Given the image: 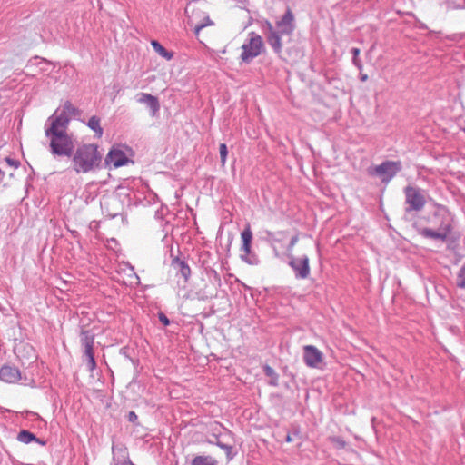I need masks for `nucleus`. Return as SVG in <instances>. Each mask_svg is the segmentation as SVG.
<instances>
[{"mask_svg": "<svg viewBox=\"0 0 465 465\" xmlns=\"http://www.w3.org/2000/svg\"><path fill=\"white\" fill-rule=\"evenodd\" d=\"M295 242V239L292 237V244L293 245Z\"/></svg>", "mask_w": 465, "mask_h": 465, "instance_id": "4c0bfd02", "label": "nucleus"}, {"mask_svg": "<svg viewBox=\"0 0 465 465\" xmlns=\"http://www.w3.org/2000/svg\"><path fill=\"white\" fill-rule=\"evenodd\" d=\"M242 48L241 58L242 61L248 63L262 54L264 49V44L260 35H252L249 42L244 44Z\"/></svg>", "mask_w": 465, "mask_h": 465, "instance_id": "0eeeda50", "label": "nucleus"}, {"mask_svg": "<svg viewBox=\"0 0 465 465\" xmlns=\"http://www.w3.org/2000/svg\"><path fill=\"white\" fill-rule=\"evenodd\" d=\"M405 203L407 207L405 211L411 212H420L426 204V191L412 185H407L404 190Z\"/></svg>", "mask_w": 465, "mask_h": 465, "instance_id": "423d86ee", "label": "nucleus"}, {"mask_svg": "<svg viewBox=\"0 0 465 465\" xmlns=\"http://www.w3.org/2000/svg\"><path fill=\"white\" fill-rule=\"evenodd\" d=\"M200 13V10H193L191 21L194 24V33L197 37H200V32L208 25H213V23L211 21L209 16L203 15V19H198L197 15Z\"/></svg>", "mask_w": 465, "mask_h": 465, "instance_id": "4468645a", "label": "nucleus"}, {"mask_svg": "<svg viewBox=\"0 0 465 465\" xmlns=\"http://www.w3.org/2000/svg\"><path fill=\"white\" fill-rule=\"evenodd\" d=\"M402 170L401 161L386 160L379 165H371L367 169V173L372 177H378L383 183H389L398 173Z\"/></svg>", "mask_w": 465, "mask_h": 465, "instance_id": "39448f33", "label": "nucleus"}, {"mask_svg": "<svg viewBox=\"0 0 465 465\" xmlns=\"http://www.w3.org/2000/svg\"><path fill=\"white\" fill-rule=\"evenodd\" d=\"M191 465H218V461L210 455H198L193 459Z\"/></svg>", "mask_w": 465, "mask_h": 465, "instance_id": "aec40b11", "label": "nucleus"}, {"mask_svg": "<svg viewBox=\"0 0 465 465\" xmlns=\"http://www.w3.org/2000/svg\"><path fill=\"white\" fill-rule=\"evenodd\" d=\"M84 356L86 357L87 360V368L90 371H94L96 368V362L94 360V351L89 352H84Z\"/></svg>", "mask_w": 465, "mask_h": 465, "instance_id": "b1692460", "label": "nucleus"}, {"mask_svg": "<svg viewBox=\"0 0 465 465\" xmlns=\"http://www.w3.org/2000/svg\"><path fill=\"white\" fill-rule=\"evenodd\" d=\"M17 440L25 444H29L34 441L42 446L45 444V442L43 440L37 438L34 433L26 430H22L17 434Z\"/></svg>", "mask_w": 465, "mask_h": 465, "instance_id": "f3484780", "label": "nucleus"}, {"mask_svg": "<svg viewBox=\"0 0 465 465\" xmlns=\"http://www.w3.org/2000/svg\"><path fill=\"white\" fill-rule=\"evenodd\" d=\"M4 176V172L0 169V178Z\"/></svg>", "mask_w": 465, "mask_h": 465, "instance_id": "e433bc0d", "label": "nucleus"}, {"mask_svg": "<svg viewBox=\"0 0 465 465\" xmlns=\"http://www.w3.org/2000/svg\"><path fill=\"white\" fill-rule=\"evenodd\" d=\"M261 292H251V296L252 299H255L256 295L260 294Z\"/></svg>", "mask_w": 465, "mask_h": 465, "instance_id": "c9c22d12", "label": "nucleus"}, {"mask_svg": "<svg viewBox=\"0 0 465 465\" xmlns=\"http://www.w3.org/2000/svg\"><path fill=\"white\" fill-rule=\"evenodd\" d=\"M127 419L130 422L135 423L138 420V416L134 411H132L128 412Z\"/></svg>", "mask_w": 465, "mask_h": 465, "instance_id": "7c9ffc66", "label": "nucleus"}, {"mask_svg": "<svg viewBox=\"0 0 465 465\" xmlns=\"http://www.w3.org/2000/svg\"><path fill=\"white\" fill-rule=\"evenodd\" d=\"M268 42L275 52L280 53L282 37L289 36L291 33V11L287 10L282 19L276 23L275 26L268 23Z\"/></svg>", "mask_w": 465, "mask_h": 465, "instance_id": "20e7f679", "label": "nucleus"}, {"mask_svg": "<svg viewBox=\"0 0 465 465\" xmlns=\"http://www.w3.org/2000/svg\"><path fill=\"white\" fill-rule=\"evenodd\" d=\"M87 126L95 133L96 137H102L103 128L101 127L99 117L95 115L92 116L87 123Z\"/></svg>", "mask_w": 465, "mask_h": 465, "instance_id": "412c9836", "label": "nucleus"}, {"mask_svg": "<svg viewBox=\"0 0 465 465\" xmlns=\"http://www.w3.org/2000/svg\"><path fill=\"white\" fill-rule=\"evenodd\" d=\"M331 442L339 449H343L347 445L346 441L341 437H333Z\"/></svg>", "mask_w": 465, "mask_h": 465, "instance_id": "c85d7f7f", "label": "nucleus"}, {"mask_svg": "<svg viewBox=\"0 0 465 465\" xmlns=\"http://www.w3.org/2000/svg\"><path fill=\"white\" fill-rule=\"evenodd\" d=\"M285 440H286V441H287V442H290V441H291V440H292V437H291V431H288V432L286 433Z\"/></svg>", "mask_w": 465, "mask_h": 465, "instance_id": "f704fd0d", "label": "nucleus"}, {"mask_svg": "<svg viewBox=\"0 0 465 465\" xmlns=\"http://www.w3.org/2000/svg\"><path fill=\"white\" fill-rule=\"evenodd\" d=\"M263 371H264L266 376H268V377H270L272 379L270 383L272 385H276V377H277V375H276L274 370L272 367L266 365L263 368Z\"/></svg>", "mask_w": 465, "mask_h": 465, "instance_id": "a878e982", "label": "nucleus"}, {"mask_svg": "<svg viewBox=\"0 0 465 465\" xmlns=\"http://www.w3.org/2000/svg\"><path fill=\"white\" fill-rule=\"evenodd\" d=\"M128 162V158L125 153L119 149H112L106 155L105 163L108 166L118 168L124 165Z\"/></svg>", "mask_w": 465, "mask_h": 465, "instance_id": "f8f14e48", "label": "nucleus"}, {"mask_svg": "<svg viewBox=\"0 0 465 465\" xmlns=\"http://www.w3.org/2000/svg\"><path fill=\"white\" fill-rule=\"evenodd\" d=\"M158 318H159V321L164 325V326H168L170 324V321L169 319L167 318V316L163 313V312H159L158 313Z\"/></svg>", "mask_w": 465, "mask_h": 465, "instance_id": "c756f323", "label": "nucleus"}, {"mask_svg": "<svg viewBox=\"0 0 465 465\" xmlns=\"http://www.w3.org/2000/svg\"><path fill=\"white\" fill-rule=\"evenodd\" d=\"M292 270L295 277L298 279H305L310 274L309 258L306 255L292 258Z\"/></svg>", "mask_w": 465, "mask_h": 465, "instance_id": "9b49d317", "label": "nucleus"}, {"mask_svg": "<svg viewBox=\"0 0 465 465\" xmlns=\"http://www.w3.org/2000/svg\"><path fill=\"white\" fill-rule=\"evenodd\" d=\"M416 27H418L419 29H428L427 25L420 20L416 21Z\"/></svg>", "mask_w": 465, "mask_h": 465, "instance_id": "2f4dec72", "label": "nucleus"}, {"mask_svg": "<svg viewBox=\"0 0 465 465\" xmlns=\"http://www.w3.org/2000/svg\"><path fill=\"white\" fill-rule=\"evenodd\" d=\"M219 153L221 158L222 166H224L227 161L228 150L225 143H221L219 146Z\"/></svg>", "mask_w": 465, "mask_h": 465, "instance_id": "393cba45", "label": "nucleus"}, {"mask_svg": "<svg viewBox=\"0 0 465 465\" xmlns=\"http://www.w3.org/2000/svg\"><path fill=\"white\" fill-rule=\"evenodd\" d=\"M303 361L307 366L318 368L323 361V354L315 346L306 345L303 348Z\"/></svg>", "mask_w": 465, "mask_h": 465, "instance_id": "1a4fd4ad", "label": "nucleus"}, {"mask_svg": "<svg viewBox=\"0 0 465 465\" xmlns=\"http://www.w3.org/2000/svg\"><path fill=\"white\" fill-rule=\"evenodd\" d=\"M360 79H361V82H365L368 79V75L365 74H361Z\"/></svg>", "mask_w": 465, "mask_h": 465, "instance_id": "473e14b6", "label": "nucleus"}, {"mask_svg": "<svg viewBox=\"0 0 465 465\" xmlns=\"http://www.w3.org/2000/svg\"><path fill=\"white\" fill-rule=\"evenodd\" d=\"M241 239L242 242V251L245 255L250 254L251 252V244L252 240V232L251 231L250 225H247L246 228L241 233Z\"/></svg>", "mask_w": 465, "mask_h": 465, "instance_id": "a211bd4d", "label": "nucleus"}, {"mask_svg": "<svg viewBox=\"0 0 465 465\" xmlns=\"http://www.w3.org/2000/svg\"><path fill=\"white\" fill-rule=\"evenodd\" d=\"M151 45L159 55L166 60H171L173 58V54L168 52L158 41H151Z\"/></svg>", "mask_w": 465, "mask_h": 465, "instance_id": "4be33fe9", "label": "nucleus"}, {"mask_svg": "<svg viewBox=\"0 0 465 465\" xmlns=\"http://www.w3.org/2000/svg\"><path fill=\"white\" fill-rule=\"evenodd\" d=\"M211 443H213L222 450H223L225 451L226 458L228 460H232L234 458L235 453L233 452L232 445L223 441H211Z\"/></svg>", "mask_w": 465, "mask_h": 465, "instance_id": "5701e85b", "label": "nucleus"}, {"mask_svg": "<svg viewBox=\"0 0 465 465\" xmlns=\"http://www.w3.org/2000/svg\"><path fill=\"white\" fill-rule=\"evenodd\" d=\"M0 380L7 383H15L21 380V372L15 366L4 365L0 369Z\"/></svg>", "mask_w": 465, "mask_h": 465, "instance_id": "ddd939ff", "label": "nucleus"}, {"mask_svg": "<svg viewBox=\"0 0 465 465\" xmlns=\"http://www.w3.org/2000/svg\"><path fill=\"white\" fill-rule=\"evenodd\" d=\"M457 285L460 288H465V262L461 266L458 277H457Z\"/></svg>", "mask_w": 465, "mask_h": 465, "instance_id": "bb28decb", "label": "nucleus"}, {"mask_svg": "<svg viewBox=\"0 0 465 465\" xmlns=\"http://www.w3.org/2000/svg\"><path fill=\"white\" fill-rule=\"evenodd\" d=\"M426 221L430 227L419 230V234L423 238L442 242H455L459 238L454 227V216L446 206L436 204V209L428 213Z\"/></svg>", "mask_w": 465, "mask_h": 465, "instance_id": "f257e3e1", "label": "nucleus"}, {"mask_svg": "<svg viewBox=\"0 0 465 465\" xmlns=\"http://www.w3.org/2000/svg\"><path fill=\"white\" fill-rule=\"evenodd\" d=\"M212 436L213 438L223 437L225 438H232V432L225 428L222 423L215 422L211 427Z\"/></svg>", "mask_w": 465, "mask_h": 465, "instance_id": "6ab92c4d", "label": "nucleus"}, {"mask_svg": "<svg viewBox=\"0 0 465 465\" xmlns=\"http://www.w3.org/2000/svg\"><path fill=\"white\" fill-rule=\"evenodd\" d=\"M80 341L84 347V352L94 351V334L89 330H82L80 332Z\"/></svg>", "mask_w": 465, "mask_h": 465, "instance_id": "dca6fc26", "label": "nucleus"}, {"mask_svg": "<svg viewBox=\"0 0 465 465\" xmlns=\"http://www.w3.org/2000/svg\"><path fill=\"white\" fill-rule=\"evenodd\" d=\"M172 269L178 278V282H187L191 275V269L184 261H182L179 258H174L172 261Z\"/></svg>", "mask_w": 465, "mask_h": 465, "instance_id": "9d476101", "label": "nucleus"}, {"mask_svg": "<svg viewBox=\"0 0 465 465\" xmlns=\"http://www.w3.org/2000/svg\"><path fill=\"white\" fill-rule=\"evenodd\" d=\"M138 102L139 103H142V104H145L147 106L150 107V109L152 110V114L154 115L158 110H159V101L157 99V97L152 95V94H145V93H142L138 95Z\"/></svg>", "mask_w": 465, "mask_h": 465, "instance_id": "2eb2a0df", "label": "nucleus"}, {"mask_svg": "<svg viewBox=\"0 0 465 465\" xmlns=\"http://www.w3.org/2000/svg\"><path fill=\"white\" fill-rule=\"evenodd\" d=\"M45 135L50 137V148L54 154L70 156L74 148L73 139L66 133V128L50 125L45 130Z\"/></svg>", "mask_w": 465, "mask_h": 465, "instance_id": "7ed1b4c3", "label": "nucleus"}, {"mask_svg": "<svg viewBox=\"0 0 465 465\" xmlns=\"http://www.w3.org/2000/svg\"><path fill=\"white\" fill-rule=\"evenodd\" d=\"M351 54L353 55L352 62L353 64L359 68L361 69L362 65L361 61L358 59V55L360 54V49L359 48H352Z\"/></svg>", "mask_w": 465, "mask_h": 465, "instance_id": "cd10ccee", "label": "nucleus"}, {"mask_svg": "<svg viewBox=\"0 0 465 465\" xmlns=\"http://www.w3.org/2000/svg\"><path fill=\"white\" fill-rule=\"evenodd\" d=\"M215 440L214 441H223V442H225L227 440H229L230 438H225L223 439V437H218V438H214Z\"/></svg>", "mask_w": 465, "mask_h": 465, "instance_id": "72a5a7b5", "label": "nucleus"}, {"mask_svg": "<svg viewBox=\"0 0 465 465\" xmlns=\"http://www.w3.org/2000/svg\"><path fill=\"white\" fill-rule=\"evenodd\" d=\"M102 154L98 146L94 143H84L77 147L72 158V167L77 173H86L98 168Z\"/></svg>", "mask_w": 465, "mask_h": 465, "instance_id": "f03ea898", "label": "nucleus"}, {"mask_svg": "<svg viewBox=\"0 0 465 465\" xmlns=\"http://www.w3.org/2000/svg\"><path fill=\"white\" fill-rule=\"evenodd\" d=\"M80 115L81 111L74 106L71 102L66 101L64 102L60 114L53 120L51 125L66 128L72 118L79 117Z\"/></svg>", "mask_w": 465, "mask_h": 465, "instance_id": "6e6552de", "label": "nucleus"}]
</instances>
